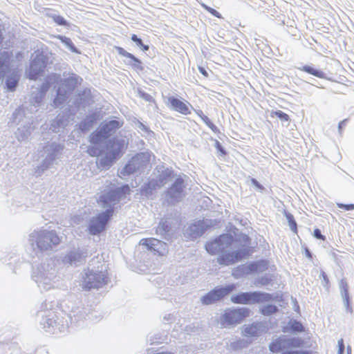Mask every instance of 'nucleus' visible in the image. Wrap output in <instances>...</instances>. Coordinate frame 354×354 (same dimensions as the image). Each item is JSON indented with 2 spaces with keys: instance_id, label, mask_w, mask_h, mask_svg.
Wrapping results in <instances>:
<instances>
[{
  "instance_id": "nucleus-1",
  "label": "nucleus",
  "mask_w": 354,
  "mask_h": 354,
  "mask_svg": "<svg viewBox=\"0 0 354 354\" xmlns=\"http://www.w3.org/2000/svg\"><path fill=\"white\" fill-rule=\"evenodd\" d=\"M115 179L106 180L105 194H102L98 200V204L100 207L105 209L104 212L100 213L93 217L89 223V232L93 235H96L102 232L106 227L108 221L113 216L114 206L123 201L127 196L130 194V187L129 185H123L121 187H115Z\"/></svg>"
},
{
  "instance_id": "nucleus-2",
  "label": "nucleus",
  "mask_w": 354,
  "mask_h": 354,
  "mask_svg": "<svg viewBox=\"0 0 354 354\" xmlns=\"http://www.w3.org/2000/svg\"><path fill=\"white\" fill-rule=\"evenodd\" d=\"M205 249L211 254H219L217 262L222 266L234 264L242 260L248 254L245 248H238L236 241L227 234L208 241Z\"/></svg>"
},
{
  "instance_id": "nucleus-3",
  "label": "nucleus",
  "mask_w": 354,
  "mask_h": 354,
  "mask_svg": "<svg viewBox=\"0 0 354 354\" xmlns=\"http://www.w3.org/2000/svg\"><path fill=\"white\" fill-rule=\"evenodd\" d=\"M31 277L41 292L57 287L60 278L55 263L52 259L34 266Z\"/></svg>"
},
{
  "instance_id": "nucleus-4",
  "label": "nucleus",
  "mask_w": 354,
  "mask_h": 354,
  "mask_svg": "<svg viewBox=\"0 0 354 354\" xmlns=\"http://www.w3.org/2000/svg\"><path fill=\"white\" fill-rule=\"evenodd\" d=\"M29 242L34 250L51 251L61 242L59 236L54 230H34L29 235Z\"/></svg>"
},
{
  "instance_id": "nucleus-5",
  "label": "nucleus",
  "mask_w": 354,
  "mask_h": 354,
  "mask_svg": "<svg viewBox=\"0 0 354 354\" xmlns=\"http://www.w3.org/2000/svg\"><path fill=\"white\" fill-rule=\"evenodd\" d=\"M108 282L107 274L104 265L101 264L97 268H90L84 270L80 281V286L85 290L98 289Z\"/></svg>"
},
{
  "instance_id": "nucleus-6",
  "label": "nucleus",
  "mask_w": 354,
  "mask_h": 354,
  "mask_svg": "<svg viewBox=\"0 0 354 354\" xmlns=\"http://www.w3.org/2000/svg\"><path fill=\"white\" fill-rule=\"evenodd\" d=\"M40 325L47 333L55 334L64 332L67 325L60 321L53 310H44L37 313Z\"/></svg>"
},
{
  "instance_id": "nucleus-7",
  "label": "nucleus",
  "mask_w": 354,
  "mask_h": 354,
  "mask_svg": "<svg viewBox=\"0 0 354 354\" xmlns=\"http://www.w3.org/2000/svg\"><path fill=\"white\" fill-rule=\"evenodd\" d=\"M151 153L149 151L141 152L133 156L121 170L120 174L129 175L136 172H142L151 167Z\"/></svg>"
},
{
  "instance_id": "nucleus-8",
  "label": "nucleus",
  "mask_w": 354,
  "mask_h": 354,
  "mask_svg": "<svg viewBox=\"0 0 354 354\" xmlns=\"http://www.w3.org/2000/svg\"><path fill=\"white\" fill-rule=\"evenodd\" d=\"M122 125V122L116 120L104 121L95 131L90 135L91 143L97 145L102 142L105 139L114 133Z\"/></svg>"
},
{
  "instance_id": "nucleus-9",
  "label": "nucleus",
  "mask_w": 354,
  "mask_h": 354,
  "mask_svg": "<svg viewBox=\"0 0 354 354\" xmlns=\"http://www.w3.org/2000/svg\"><path fill=\"white\" fill-rule=\"evenodd\" d=\"M272 298V296L269 293L254 291L234 295L231 297V301L234 304H254L269 301Z\"/></svg>"
},
{
  "instance_id": "nucleus-10",
  "label": "nucleus",
  "mask_w": 354,
  "mask_h": 354,
  "mask_svg": "<svg viewBox=\"0 0 354 354\" xmlns=\"http://www.w3.org/2000/svg\"><path fill=\"white\" fill-rule=\"evenodd\" d=\"M250 313V310L247 308L227 309L221 317V324L225 328L235 326L248 317Z\"/></svg>"
},
{
  "instance_id": "nucleus-11",
  "label": "nucleus",
  "mask_w": 354,
  "mask_h": 354,
  "mask_svg": "<svg viewBox=\"0 0 354 354\" xmlns=\"http://www.w3.org/2000/svg\"><path fill=\"white\" fill-rule=\"evenodd\" d=\"M82 81V78L77 75H73L66 79L57 89V97L54 100L55 106L62 104L68 97L69 93L75 88L77 84Z\"/></svg>"
},
{
  "instance_id": "nucleus-12",
  "label": "nucleus",
  "mask_w": 354,
  "mask_h": 354,
  "mask_svg": "<svg viewBox=\"0 0 354 354\" xmlns=\"http://www.w3.org/2000/svg\"><path fill=\"white\" fill-rule=\"evenodd\" d=\"M46 64V56L43 53H36L35 56L32 55L30 68L26 72L27 75L31 80H36L44 71Z\"/></svg>"
},
{
  "instance_id": "nucleus-13",
  "label": "nucleus",
  "mask_w": 354,
  "mask_h": 354,
  "mask_svg": "<svg viewBox=\"0 0 354 354\" xmlns=\"http://www.w3.org/2000/svg\"><path fill=\"white\" fill-rule=\"evenodd\" d=\"M234 285H227L225 287H218L209 291L205 295L201 298V301L204 305H209L220 300L225 295L230 294L234 289Z\"/></svg>"
},
{
  "instance_id": "nucleus-14",
  "label": "nucleus",
  "mask_w": 354,
  "mask_h": 354,
  "mask_svg": "<svg viewBox=\"0 0 354 354\" xmlns=\"http://www.w3.org/2000/svg\"><path fill=\"white\" fill-rule=\"evenodd\" d=\"M139 243L145 246L147 250L159 256H166L169 252L168 245L165 242L154 238L142 239Z\"/></svg>"
},
{
  "instance_id": "nucleus-15",
  "label": "nucleus",
  "mask_w": 354,
  "mask_h": 354,
  "mask_svg": "<svg viewBox=\"0 0 354 354\" xmlns=\"http://www.w3.org/2000/svg\"><path fill=\"white\" fill-rule=\"evenodd\" d=\"M87 255L84 249L73 248L62 257V261L64 265L78 266L86 260Z\"/></svg>"
},
{
  "instance_id": "nucleus-16",
  "label": "nucleus",
  "mask_w": 354,
  "mask_h": 354,
  "mask_svg": "<svg viewBox=\"0 0 354 354\" xmlns=\"http://www.w3.org/2000/svg\"><path fill=\"white\" fill-rule=\"evenodd\" d=\"M88 153L92 156H97L96 164L98 168L105 169L111 165L114 160L116 158L113 156V153H111L109 151L102 150L100 152L95 149L93 147H88Z\"/></svg>"
},
{
  "instance_id": "nucleus-17",
  "label": "nucleus",
  "mask_w": 354,
  "mask_h": 354,
  "mask_svg": "<svg viewBox=\"0 0 354 354\" xmlns=\"http://www.w3.org/2000/svg\"><path fill=\"white\" fill-rule=\"evenodd\" d=\"M268 268V261L261 260L250 263L248 265H241L233 272V275L236 278L239 277L238 272H241L243 274H248L254 272L261 273L266 271Z\"/></svg>"
},
{
  "instance_id": "nucleus-18",
  "label": "nucleus",
  "mask_w": 354,
  "mask_h": 354,
  "mask_svg": "<svg viewBox=\"0 0 354 354\" xmlns=\"http://www.w3.org/2000/svg\"><path fill=\"white\" fill-rule=\"evenodd\" d=\"M184 187L183 180L180 177L176 178L167 192L168 202L174 203L180 201L185 196Z\"/></svg>"
},
{
  "instance_id": "nucleus-19",
  "label": "nucleus",
  "mask_w": 354,
  "mask_h": 354,
  "mask_svg": "<svg viewBox=\"0 0 354 354\" xmlns=\"http://www.w3.org/2000/svg\"><path fill=\"white\" fill-rule=\"evenodd\" d=\"M128 144L129 139L127 136H120L109 140L105 149L113 153V156L116 158L127 147Z\"/></svg>"
},
{
  "instance_id": "nucleus-20",
  "label": "nucleus",
  "mask_w": 354,
  "mask_h": 354,
  "mask_svg": "<svg viewBox=\"0 0 354 354\" xmlns=\"http://www.w3.org/2000/svg\"><path fill=\"white\" fill-rule=\"evenodd\" d=\"M63 149V146L56 142H53L45 147L44 151L46 153L44 165L48 168L50 165L59 158V154Z\"/></svg>"
},
{
  "instance_id": "nucleus-21",
  "label": "nucleus",
  "mask_w": 354,
  "mask_h": 354,
  "mask_svg": "<svg viewBox=\"0 0 354 354\" xmlns=\"http://www.w3.org/2000/svg\"><path fill=\"white\" fill-rule=\"evenodd\" d=\"M69 318L71 322H75L80 325L84 320L91 319L90 317V309L82 305L77 306L71 311Z\"/></svg>"
},
{
  "instance_id": "nucleus-22",
  "label": "nucleus",
  "mask_w": 354,
  "mask_h": 354,
  "mask_svg": "<svg viewBox=\"0 0 354 354\" xmlns=\"http://www.w3.org/2000/svg\"><path fill=\"white\" fill-rule=\"evenodd\" d=\"M169 106L174 111L187 115L190 113L192 105L187 101L176 98L174 96L167 98Z\"/></svg>"
},
{
  "instance_id": "nucleus-23",
  "label": "nucleus",
  "mask_w": 354,
  "mask_h": 354,
  "mask_svg": "<svg viewBox=\"0 0 354 354\" xmlns=\"http://www.w3.org/2000/svg\"><path fill=\"white\" fill-rule=\"evenodd\" d=\"M267 327L263 322H255L249 325H244L242 333L246 337L259 336L266 331Z\"/></svg>"
},
{
  "instance_id": "nucleus-24",
  "label": "nucleus",
  "mask_w": 354,
  "mask_h": 354,
  "mask_svg": "<svg viewBox=\"0 0 354 354\" xmlns=\"http://www.w3.org/2000/svg\"><path fill=\"white\" fill-rule=\"evenodd\" d=\"M207 225L203 221H198L194 222V223L190 224L185 230V235L194 239L198 236H201L204 230L205 227Z\"/></svg>"
},
{
  "instance_id": "nucleus-25",
  "label": "nucleus",
  "mask_w": 354,
  "mask_h": 354,
  "mask_svg": "<svg viewBox=\"0 0 354 354\" xmlns=\"http://www.w3.org/2000/svg\"><path fill=\"white\" fill-rule=\"evenodd\" d=\"M69 116L64 114H59L50 124V129L53 132H59L61 129L68 125Z\"/></svg>"
},
{
  "instance_id": "nucleus-26",
  "label": "nucleus",
  "mask_w": 354,
  "mask_h": 354,
  "mask_svg": "<svg viewBox=\"0 0 354 354\" xmlns=\"http://www.w3.org/2000/svg\"><path fill=\"white\" fill-rule=\"evenodd\" d=\"M286 343V337L285 336H281L274 339L270 343L269 346L270 350L272 353L281 352L283 353L284 351H289Z\"/></svg>"
},
{
  "instance_id": "nucleus-27",
  "label": "nucleus",
  "mask_w": 354,
  "mask_h": 354,
  "mask_svg": "<svg viewBox=\"0 0 354 354\" xmlns=\"http://www.w3.org/2000/svg\"><path fill=\"white\" fill-rule=\"evenodd\" d=\"M171 172L169 169H165L162 171V174L158 176V182H154L153 180H151L149 183V188L150 189H156V187H161L164 186L167 182L169 180Z\"/></svg>"
},
{
  "instance_id": "nucleus-28",
  "label": "nucleus",
  "mask_w": 354,
  "mask_h": 354,
  "mask_svg": "<svg viewBox=\"0 0 354 354\" xmlns=\"http://www.w3.org/2000/svg\"><path fill=\"white\" fill-rule=\"evenodd\" d=\"M3 39L2 35L0 32V44ZM9 59L8 51H0V80L5 76L8 69V62Z\"/></svg>"
},
{
  "instance_id": "nucleus-29",
  "label": "nucleus",
  "mask_w": 354,
  "mask_h": 354,
  "mask_svg": "<svg viewBox=\"0 0 354 354\" xmlns=\"http://www.w3.org/2000/svg\"><path fill=\"white\" fill-rule=\"evenodd\" d=\"M117 50L119 55L130 59L129 64H131L134 68L142 69L140 61L136 57L133 55L126 51L121 47H117Z\"/></svg>"
},
{
  "instance_id": "nucleus-30",
  "label": "nucleus",
  "mask_w": 354,
  "mask_h": 354,
  "mask_svg": "<svg viewBox=\"0 0 354 354\" xmlns=\"http://www.w3.org/2000/svg\"><path fill=\"white\" fill-rule=\"evenodd\" d=\"M339 289L341 295L343 299L344 306L346 308V311L351 312L352 309L349 306V298H348V292L347 284L345 281L342 280L339 282Z\"/></svg>"
},
{
  "instance_id": "nucleus-31",
  "label": "nucleus",
  "mask_w": 354,
  "mask_h": 354,
  "mask_svg": "<svg viewBox=\"0 0 354 354\" xmlns=\"http://www.w3.org/2000/svg\"><path fill=\"white\" fill-rule=\"evenodd\" d=\"M339 289L341 295L343 299L344 306L346 308V311L351 312L352 309L349 306V298H348V292L347 284L345 281L342 280L339 282Z\"/></svg>"
},
{
  "instance_id": "nucleus-32",
  "label": "nucleus",
  "mask_w": 354,
  "mask_h": 354,
  "mask_svg": "<svg viewBox=\"0 0 354 354\" xmlns=\"http://www.w3.org/2000/svg\"><path fill=\"white\" fill-rule=\"evenodd\" d=\"M32 130V128L30 124L27 126L19 127L15 132L17 140L20 142L27 140L30 136Z\"/></svg>"
},
{
  "instance_id": "nucleus-33",
  "label": "nucleus",
  "mask_w": 354,
  "mask_h": 354,
  "mask_svg": "<svg viewBox=\"0 0 354 354\" xmlns=\"http://www.w3.org/2000/svg\"><path fill=\"white\" fill-rule=\"evenodd\" d=\"M19 79V75L15 72H12L10 75L7 77L6 84L8 91H13L15 89Z\"/></svg>"
},
{
  "instance_id": "nucleus-34",
  "label": "nucleus",
  "mask_w": 354,
  "mask_h": 354,
  "mask_svg": "<svg viewBox=\"0 0 354 354\" xmlns=\"http://www.w3.org/2000/svg\"><path fill=\"white\" fill-rule=\"evenodd\" d=\"M299 69L300 71H304V72H306L309 74H311L315 77H317L319 78H324L325 77V73L319 70V69H317L311 66H304L301 68H299Z\"/></svg>"
},
{
  "instance_id": "nucleus-35",
  "label": "nucleus",
  "mask_w": 354,
  "mask_h": 354,
  "mask_svg": "<svg viewBox=\"0 0 354 354\" xmlns=\"http://www.w3.org/2000/svg\"><path fill=\"white\" fill-rule=\"evenodd\" d=\"M286 342L288 350H293L294 348H300L304 344V340L300 337H286Z\"/></svg>"
},
{
  "instance_id": "nucleus-36",
  "label": "nucleus",
  "mask_w": 354,
  "mask_h": 354,
  "mask_svg": "<svg viewBox=\"0 0 354 354\" xmlns=\"http://www.w3.org/2000/svg\"><path fill=\"white\" fill-rule=\"evenodd\" d=\"M55 37L59 39L62 41V43H63L66 46V47L68 48L71 51H72L73 53H79V51L74 46L73 43L72 42L70 38L62 35H57L55 36Z\"/></svg>"
},
{
  "instance_id": "nucleus-37",
  "label": "nucleus",
  "mask_w": 354,
  "mask_h": 354,
  "mask_svg": "<svg viewBox=\"0 0 354 354\" xmlns=\"http://www.w3.org/2000/svg\"><path fill=\"white\" fill-rule=\"evenodd\" d=\"M46 15L48 17L51 18L58 25H60V26H66V25H68V23L64 19V18L62 17V16L57 15L55 12H48L46 13Z\"/></svg>"
},
{
  "instance_id": "nucleus-38",
  "label": "nucleus",
  "mask_w": 354,
  "mask_h": 354,
  "mask_svg": "<svg viewBox=\"0 0 354 354\" xmlns=\"http://www.w3.org/2000/svg\"><path fill=\"white\" fill-rule=\"evenodd\" d=\"M277 310V307L274 305L268 304L261 308V313L263 315H270Z\"/></svg>"
},
{
  "instance_id": "nucleus-39",
  "label": "nucleus",
  "mask_w": 354,
  "mask_h": 354,
  "mask_svg": "<svg viewBox=\"0 0 354 354\" xmlns=\"http://www.w3.org/2000/svg\"><path fill=\"white\" fill-rule=\"evenodd\" d=\"M131 40L136 43V46H138L140 48H141L143 51H147L149 50V46L145 45L142 43V41L140 38L138 37L136 35H132L131 37Z\"/></svg>"
},
{
  "instance_id": "nucleus-40",
  "label": "nucleus",
  "mask_w": 354,
  "mask_h": 354,
  "mask_svg": "<svg viewBox=\"0 0 354 354\" xmlns=\"http://www.w3.org/2000/svg\"><path fill=\"white\" fill-rule=\"evenodd\" d=\"M198 116L201 118V120L214 131L216 129V126L211 122L210 119L205 115L201 111L198 112Z\"/></svg>"
},
{
  "instance_id": "nucleus-41",
  "label": "nucleus",
  "mask_w": 354,
  "mask_h": 354,
  "mask_svg": "<svg viewBox=\"0 0 354 354\" xmlns=\"http://www.w3.org/2000/svg\"><path fill=\"white\" fill-rule=\"evenodd\" d=\"M272 279L268 275L263 276L259 279H257L255 281V285L257 286H268L270 283Z\"/></svg>"
},
{
  "instance_id": "nucleus-42",
  "label": "nucleus",
  "mask_w": 354,
  "mask_h": 354,
  "mask_svg": "<svg viewBox=\"0 0 354 354\" xmlns=\"http://www.w3.org/2000/svg\"><path fill=\"white\" fill-rule=\"evenodd\" d=\"M289 324H290V329L293 332H301L303 330L304 328H303L302 324L296 320L290 321Z\"/></svg>"
},
{
  "instance_id": "nucleus-43",
  "label": "nucleus",
  "mask_w": 354,
  "mask_h": 354,
  "mask_svg": "<svg viewBox=\"0 0 354 354\" xmlns=\"http://www.w3.org/2000/svg\"><path fill=\"white\" fill-rule=\"evenodd\" d=\"M44 95H45L44 91H37V93H36L35 96L33 93L32 95V99L35 100L34 105L39 106Z\"/></svg>"
},
{
  "instance_id": "nucleus-44",
  "label": "nucleus",
  "mask_w": 354,
  "mask_h": 354,
  "mask_svg": "<svg viewBox=\"0 0 354 354\" xmlns=\"http://www.w3.org/2000/svg\"><path fill=\"white\" fill-rule=\"evenodd\" d=\"M93 123V120L87 118L80 124V128L82 131H88Z\"/></svg>"
},
{
  "instance_id": "nucleus-45",
  "label": "nucleus",
  "mask_w": 354,
  "mask_h": 354,
  "mask_svg": "<svg viewBox=\"0 0 354 354\" xmlns=\"http://www.w3.org/2000/svg\"><path fill=\"white\" fill-rule=\"evenodd\" d=\"M201 6L206 10L207 12H209L210 14L214 15V17L217 18H221V15L217 12L215 9L209 7L208 6L205 5V3H201Z\"/></svg>"
},
{
  "instance_id": "nucleus-46",
  "label": "nucleus",
  "mask_w": 354,
  "mask_h": 354,
  "mask_svg": "<svg viewBox=\"0 0 354 354\" xmlns=\"http://www.w3.org/2000/svg\"><path fill=\"white\" fill-rule=\"evenodd\" d=\"M274 115L282 121L288 122L290 120L288 115L281 111H275Z\"/></svg>"
},
{
  "instance_id": "nucleus-47",
  "label": "nucleus",
  "mask_w": 354,
  "mask_h": 354,
  "mask_svg": "<svg viewBox=\"0 0 354 354\" xmlns=\"http://www.w3.org/2000/svg\"><path fill=\"white\" fill-rule=\"evenodd\" d=\"M244 342L243 340L239 339L236 342H232L230 344V348L232 349H239L241 348L244 346Z\"/></svg>"
},
{
  "instance_id": "nucleus-48",
  "label": "nucleus",
  "mask_w": 354,
  "mask_h": 354,
  "mask_svg": "<svg viewBox=\"0 0 354 354\" xmlns=\"http://www.w3.org/2000/svg\"><path fill=\"white\" fill-rule=\"evenodd\" d=\"M287 219L289 223L290 227L292 231H295L297 228V224L295 221H294L293 216L290 214L287 215Z\"/></svg>"
},
{
  "instance_id": "nucleus-49",
  "label": "nucleus",
  "mask_w": 354,
  "mask_h": 354,
  "mask_svg": "<svg viewBox=\"0 0 354 354\" xmlns=\"http://www.w3.org/2000/svg\"><path fill=\"white\" fill-rule=\"evenodd\" d=\"M281 354H310L308 351L304 350H291L284 351Z\"/></svg>"
},
{
  "instance_id": "nucleus-50",
  "label": "nucleus",
  "mask_w": 354,
  "mask_h": 354,
  "mask_svg": "<svg viewBox=\"0 0 354 354\" xmlns=\"http://www.w3.org/2000/svg\"><path fill=\"white\" fill-rule=\"evenodd\" d=\"M337 205L339 208L344 209L346 211L354 210V204L345 205L342 203H337Z\"/></svg>"
},
{
  "instance_id": "nucleus-51",
  "label": "nucleus",
  "mask_w": 354,
  "mask_h": 354,
  "mask_svg": "<svg viewBox=\"0 0 354 354\" xmlns=\"http://www.w3.org/2000/svg\"><path fill=\"white\" fill-rule=\"evenodd\" d=\"M337 344H338V347H339L337 354H343L344 351V344L343 339H339L337 342Z\"/></svg>"
},
{
  "instance_id": "nucleus-52",
  "label": "nucleus",
  "mask_w": 354,
  "mask_h": 354,
  "mask_svg": "<svg viewBox=\"0 0 354 354\" xmlns=\"http://www.w3.org/2000/svg\"><path fill=\"white\" fill-rule=\"evenodd\" d=\"M313 236L317 239H320V240H324L325 239V237L324 236H323L321 233V231L319 229H315L313 232Z\"/></svg>"
},
{
  "instance_id": "nucleus-53",
  "label": "nucleus",
  "mask_w": 354,
  "mask_h": 354,
  "mask_svg": "<svg viewBox=\"0 0 354 354\" xmlns=\"http://www.w3.org/2000/svg\"><path fill=\"white\" fill-rule=\"evenodd\" d=\"M319 277H322V284L324 286H326L328 282V278H327V276L326 274H325V272H322Z\"/></svg>"
},
{
  "instance_id": "nucleus-54",
  "label": "nucleus",
  "mask_w": 354,
  "mask_h": 354,
  "mask_svg": "<svg viewBox=\"0 0 354 354\" xmlns=\"http://www.w3.org/2000/svg\"><path fill=\"white\" fill-rule=\"evenodd\" d=\"M167 231V229L165 228L164 224H162V226L160 224L159 226L158 227L157 230H156L157 234H163Z\"/></svg>"
},
{
  "instance_id": "nucleus-55",
  "label": "nucleus",
  "mask_w": 354,
  "mask_h": 354,
  "mask_svg": "<svg viewBox=\"0 0 354 354\" xmlns=\"http://www.w3.org/2000/svg\"><path fill=\"white\" fill-rule=\"evenodd\" d=\"M48 88H49V85H48V82L43 83V84L41 86V90L39 91H44V94H45L46 92L47 91V90L48 89Z\"/></svg>"
},
{
  "instance_id": "nucleus-56",
  "label": "nucleus",
  "mask_w": 354,
  "mask_h": 354,
  "mask_svg": "<svg viewBox=\"0 0 354 354\" xmlns=\"http://www.w3.org/2000/svg\"><path fill=\"white\" fill-rule=\"evenodd\" d=\"M193 328H195V327L192 326H187L185 328V331L187 333H189V332L193 331Z\"/></svg>"
},
{
  "instance_id": "nucleus-57",
  "label": "nucleus",
  "mask_w": 354,
  "mask_h": 354,
  "mask_svg": "<svg viewBox=\"0 0 354 354\" xmlns=\"http://www.w3.org/2000/svg\"><path fill=\"white\" fill-rule=\"evenodd\" d=\"M252 182L259 189L262 188L261 185L255 179H252Z\"/></svg>"
},
{
  "instance_id": "nucleus-58",
  "label": "nucleus",
  "mask_w": 354,
  "mask_h": 354,
  "mask_svg": "<svg viewBox=\"0 0 354 354\" xmlns=\"http://www.w3.org/2000/svg\"><path fill=\"white\" fill-rule=\"evenodd\" d=\"M346 122V120H342L339 123V125H338V129H339V131H340L342 128V126L345 124Z\"/></svg>"
},
{
  "instance_id": "nucleus-59",
  "label": "nucleus",
  "mask_w": 354,
  "mask_h": 354,
  "mask_svg": "<svg viewBox=\"0 0 354 354\" xmlns=\"http://www.w3.org/2000/svg\"><path fill=\"white\" fill-rule=\"evenodd\" d=\"M138 127L140 129H141V130H145V131H146V129H146V127H145V126L143 124H142L141 122H138Z\"/></svg>"
},
{
  "instance_id": "nucleus-60",
  "label": "nucleus",
  "mask_w": 354,
  "mask_h": 354,
  "mask_svg": "<svg viewBox=\"0 0 354 354\" xmlns=\"http://www.w3.org/2000/svg\"><path fill=\"white\" fill-rule=\"evenodd\" d=\"M199 71L200 72L204 75H207V71H205V69L204 68H202V67H199Z\"/></svg>"
},
{
  "instance_id": "nucleus-61",
  "label": "nucleus",
  "mask_w": 354,
  "mask_h": 354,
  "mask_svg": "<svg viewBox=\"0 0 354 354\" xmlns=\"http://www.w3.org/2000/svg\"><path fill=\"white\" fill-rule=\"evenodd\" d=\"M149 341H150L151 344H153L154 343H156V342H158V341H154L153 339H150Z\"/></svg>"
},
{
  "instance_id": "nucleus-62",
  "label": "nucleus",
  "mask_w": 354,
  "mask_h": 354,
  "mask_svg": "<svg viewBox=\"0 0 354 354\" xmlns=\"http://www.w3.org/2000/svg\"><path fill=\"white\" fill-rule=\"evenodd\" d=\"M244 239H245V240H248V237L247 236H244Z\"/></svg>"
},
{
  "instance_id": "nucleus-63",
  "label": "nucleus",
  "mask_w": 354,
  "mask_h": 354,
  "mask_svg": "<svg viewBox=\"0 0 354 354\" xmlns=\"http://www.w3.org/2000/svg\"><path fill=\"white\" fill-rule=\"evenodd\" d=\"M307 255L310 256L309 251L307 250Z\"/></svg>"
}]
</instances>
